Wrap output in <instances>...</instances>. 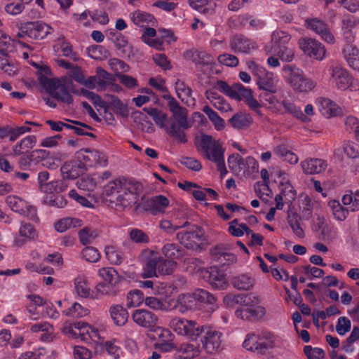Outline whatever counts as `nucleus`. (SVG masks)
I'll use <instances>...</instances> for the list:
<instances>
[{
	"label": "nucleus",
	"mask_w": 359,
	"mask_h": 359,
	"mask_svg": "<svg viewBox=\"0 0 359 359\" xmlns=\"http://www.w3.org/2000/svg\"><path fill=\"white\" fill-rule=\"evenodd\" d=\"M37 237L38 233L33 225L22 222L19 229V236L15 238V244L21 246L28 241L36 239Z\"/></svg>",
	"instance_id": "nucleus-23"
},
{
	"label": "nucleus",
	"mask_w": 359,
	"mask_h": 359,
	"mask_svg": "<svg viewBox=\"0 0 359 359\" xmlns=\"http://www.w3.org/2000/svg\"><path fill=\"white\" fill-rule=\"evenodd\" d=\"M318 102L319 110L324 116L330 118L337 116L340 113V108L331 100L321 97L318 100Z\"/></svg>",
	"instance_id": "nucleus-33"
},
{
	"label": "nucleus",
	"mask_w": 359,
	"mask_h": 359,
	"mask_svg": "<svg viewBox=\"0 0 359 359\" xmlns=\"http://www.w3.org/2000/svg\"><path fill=\"white\" fill-rule=\"evenodd\" d=\"M205 327L198 324L196 321L187 319L181 335L185 336L191 340H197L205 332Z\"/></svg>",
	"instance_id": "nucleus-29"
},
{
	"label": "nucleus",
	"mask_w": 359,
	"mask_h": 359,
	"mask_svg": "<svg viewBox=\"0 0 359 359\" xmlns=\"http://www.w3.org/2000/svg\"><path fill=\"white\" fill-rule=\"evenodd\" d=\"M274 335L269 332L262 331L258 334H248L243 342V347L247 350L264 354L274 346Z\"/></svg>",
	"instance_id": "nucleus-4"
},
{
	"label": "nucleus",
	"mask_w": 359,
	"mask_h": 359,
	"mask_svg": "<svg viewBox=\"0 0 359 359\" xmlns=\"http://www.w3.org/2000/svg\"><path fill=\"white\" fill-rule=\"evenodd\" d=\"M233 287L239 290H250L255 285V279L248 273H242L231 278Z\"/></svg>",
	"instance_id": "nucleus-28"
},
{
	"label": "nucleus",
	"mask_w": 359,
	"mask_h": 359,
	"mask_svg": "<svg viewBox=\"0 0 359 359\" xmlns=\"http://www.w3.org/2000/svg\"><path fill=\"white\" fill-rule=\"evenodd\" d=\"M301 167L306 175H316L325 170L327 163L321 158H309L301 162Z\"/></svg>",
	"instance_id": "nucleus-19"
},
{
	"label": "nucleus",
	"mask_w": 359,
	"mask_h": 359,
	"mask_svg": "<svg viewBox=\"0 0 359 359\" xmlns=\"http://www.w3.org/2000/svg\"><path fill=\"white\" fill-rule=\"evenodd\" d=\"M100 177L99 174H93L92 175L82 177L78 181V187L80 189L86 191H93L97 187Z\"/></svg>",
	"instance_id": "nucleus-44"
},
{
	"label": "nucleus",
	"mask_w": 359,
	"mask_h": 359,
	"mask_svg": "<svg viewBox=\"0 0 359 359\" xmlns=\"http://www.w3.org/2000/svg\"><path fill=\"white\" fill-rule=\"evenodd\" d=\"M273 53L283 62H291L294 57V48L287 44L273 50Z\"/></svg>",
	"instance_id": "nucleus-51"
},
{
	"label": "nucleus",
	"mask_w": 359,
	"mask_h": 359,
	"mask_svg": "<svg viewBox=\"0 0 359 359\" xmlns=\"http://www.w3.org/2000/svg\"><path fill=\"white\" fill-rule=\"evenodd\" d=\"M216 88L221 93L236 100H245L252 91L250 88H245L241 83L229 86L224 81H217Z\"/></svg>",
	"instance_id": "nucleus-9"
},
{
	"label": "nucleus",
	"mask_w": 359,
	"mask_h": 359,
	"mask_svg": "<svg viewBox=\"0 0 359 359\" xmlns=\"http://www.w3.org/2000/svg\"><path fill=\"white\" fill-rule=\"evenodd\" d=\"M187 60H191L197 65H210L212 62V57L205 51H199L196 49L186 50L183 54Z\"/></svg>",
	"instance_id": "nucleus-26"
},
{
	"label": "nucleus",
	"mask_w": 359,
	"mask_h": 359,
	"mask_svg": "<svg viewBox=\"0 0 359 359\" xmlns=\"http://www.w3.org/2000/svg\"><path fill=\"white\" fill-rule=\"evenodd\" d=\"M144 253L149 255L150 257H148L145 260L142 276L144 278L157 276L156 271L158 262H159V256L151 251H145Z\"/></svg>",
	"instance_id": "nucleus-27"
},
{
	"label": "nucleus",
	"mask_w": 359,
	"mask_h": 359,
	"mask_svg": "<svg viewBox=\"0 0 359 359\" xmlns=\"http://www.w3.org/2000/svg\"><path fill=\"white\" fill-rule=\"evenodd\" d=\"M143 110L152 118L158 126L163 128L167 132V129L170 128V124H166L168 116L165 113L154 107H144Z\"/></svg>",
	"instance_id": "nucleus-34"
},
{
	"label": "nucleus",
	"mask_w": 359,
	"mask_h": 359,
	"mask_svg": "<svg viewBox=\"0 0 359 359\" xmlns=\"http://www.w3.org/2000/svg\"><path fill=\"white\" fill-rule=\"evenodd\" d=\"M204 231L199 226H193L190 231H180L177 233V239L185 248L194 249L203 241Z\"/></svg>",
	"instance_id": "nucleus-12"
},
{
	"label": "nucleus",
	"mask_w": 359,
	"mask_h": 359,
	"mask_svg": "<svg viewBox=\"0 0 359 359\" xmlns=\"http://www.w3.org/2000/svg\"><path fill=\"white\" fill-rule=\"evenodd\" d=\"M57 41L63 56L69 57L74 60L78 59L77 54L73 51L72 46L65 40L64 36L58 38Z\"/></svg>",
	"instance_id": "nucleus-59"
},
{
	"label": "nucleus",
	"mask_w": 359,
	"mask_h": 359,
	"mask_svg": "<svg viewBox=\"0 0 359 359\" xmlns=\"http://www.w3.org/2000/svg\"><path fill=\"white\" fill-rule=\"evenodd\" d=\"M228 165L230 170L238 175L241 171H245L244 159L238 154H233L228 158Z\"/></svg>",
	"instance_id": "nucleus-46"
},
{
	"label": "nucleus",
	"mask_w": 359,
	"mask_h": 359,
	"mask_svg": "<svg viewBox=\"0 0 359 359\" xmlns=\"http://www.w3.org/2000/svg\"><path fill=\"white\" fill-rule=\"evenodd\" d=\"M142 189L140 183L126 180L114 202L123 208L130 207L137 202Z\"/></svg>",
	"instance_id": "nucleus-6"
},
{
	"label": "nucleus",
	"mask_w": 359,
	"mask_h": 359,
	"mask_svg": "<svg viewBox=\"0 0 359 359\" xmlns=\"http://www.w3.org/2000/svg\"><path fill=\"white\" fill-rule=\"evenodd\" d=\"M64 314L73 318H82L89 314L90 310L78 303H74L72 307L63 311Z\"/></svg>",
	"instance_id": "nucleus-54"
},
{
	"label": "nucleus",
	"mask_w": 359,
	"mask_h": 359,
	"mask_svg": "<svg viewBox=\"0 0 359 359\" xmlns=\"http://www.w3.org/2000/svg\"><path fill=\"white\" fill-rule=\"evenodd\" d=\"M205 279L212 287L219 290L226 289L228 286L226 275L216 267H211L203 272Z\"/></svg>",
	"instance_id": "nucleus-16"
},
{
	"label": "nucleus",
	"mask_w": 359,
	"mask_h": 359,
	"mask_svg": "<svg viewBox=\"0 0 359 359\" xmlns=\"http://www.w3.org/2000/svg\"><path fill=\"white\" fill-rule=\"evenodd\" d=\"M328 206L332 210L335 219L339 221H344L346 219L348 210L342 206L338 201L332 200L329 201Z\"/></svg>",
	"instance_id": "nucleus-50"
},
{
	"label": "nucleus",
	"mask_w": 359,
	"mask_h": 359,
	"mask_svg": "<svg viewBox=\"0 0 359 359\" xmlns=\"http://www.w3.org/2000/svg\"><path fill=\"white\" fill-rule=\"evenodd\" d=\"M299 46L301 50L310 57H313L318 60H322L325 57L326 53L325 46L316 39L310 38L300 39Z\"/></svg>",
	"instance_id": "nucleus-11"
},
{
	"label": "nucleus",
	"mask_w": 359,
	"mask_h": 359,
	"mask_svg": "<svg viewBox=\"0 0 359 359\" xmlns=\"http://www.w3.org/2000/svg\"><path fill=\"white\" fill-rule=\"evenodd\" d=\"M23 32L35 40L44 39L53 32V28L42 21L27 22L23 25Z\"/></svg>",
	"instance_id": "nucleus-13"
},
{
	"label": "nucleus",
	"mask_w": 359,
	"mask_h": 359,
	"mask_svg": "<svg viewBox=\"0 0 359 359\" xmlns=\"http://www.w3.org/2000/svg\"><path fill=\"white\" fill-rule=\"evenodd\" d=\"M257 77V85L262 91L277 93V86L274 80L273 74L268 72L265 69L261 70Z\"/></svg>",
	"instance_id": "nucleus-24"
},
{
	"label": "nucleus",
	"mask_w": 359,
	"mask_h": 359,
	"mask_svg": "<svg viewBox=\"0 0 359 359\" xmlns=\"http://www.w3.org/2000/svg\"><path fill=\"white\" fill-rule=\"evenodd\" d=\"M231 49L235 53H248L256 48L255 43L243 35H236L229 41Z\"/></svg>",
	"instance_id": "nucleus-20"
},
{
	"label": "nucleus",
	"mask_w": 359,
	"mask_h": 359,
	"mask_svg": "<svg viewBox=\"0 0 359 359\" xmlns=\"http://www.w3.org/2000/svg\"><path fill=\"white\" fill-rule=\"evenodd\" d=\"M205 97L215 108L222 112H226L231 109L229 104L216 92L207 90L205 92Z\"/></svg>",
	"instance_id": "nucleus-35"
},
{
	"label": "nucleus",
	"mask_w": 359,
	"mask_h": 359,
	"mask_svg": "<svg viewBox=\"0 0 359 359\" xmlns=\"http://www.w3.org/2000/svg\"><path fill=\"white\" fill-rule=\"evenodd\" d=\"M39 83L53 98L68 104L73 102V97L69 92L79 93V90H74L72 79L69 75L61 79H49L40 76Z\"/></svg>",
	"instance_id": "nucleus-2"
},
{
	"label": "nucleus",
	"mask_w": 359,
	"mask_h": 359,
	"mask_svg": "<svg viewBox=\"0 0 359 359\" xmlns=\"http://www.w3.org/2000/svg\"><path fill=\"white\" fill-rule=\"evenodd\" d=\"M346 155L351 159L359 158V146L355 142H347L343 145Z\"/></svg>",
	"instance_id": "nucleus-64"
},
{
	"label": "nucleus",
	"mask_w": 359,
	"mask_h": 359,
	"mask_svg": "<svg viewBox=\"0 0 359 359\" xmlns=\"http://www.w3.org/2000/svg\"><path fill=\"white\" fill-rule=\"evenodd\" d=\"M276 93L262 91L259 94L260 102L269 109L274 111H278L282 105V102L276 95Z\"/></svg>",
	"instance_id": "nucleus-36"
},
{
	"label": "nucleus",
	"mask_w": 359,
	"mask_h": 359,
	"mask_svg": "<svg viewBox=\"0 0 359 359\" xmlns=\"http://www.w3.org/2000/svg\"><path fill=\"white\" fill-rule=\"evenodd\" d=\"M307 27L319 34L321 38L327 43H333L334 36L329 29L327 24L318 18L307 20L306 21Z\"/></svg>",
	"instance_id": "nucleus-17"
},
{
	"label": "nucleus",
	"mask_w": 359,
	"mask_h": 359,
	"mask_svg": "<svg viewBox=\"0 0 359 359\" xmlns=\"http://www.w3.org/2000/svg\"><path fill=\"white\" fill-rule=\"evenodd\" d=\"M104 97L107 101H109V106L113 109L116 114H121L124 116H128V109L127 105L124 104L118 97L110 94H106Z\"/></svg>",
	"instance_id": "nucleus-43"
},
{
	"label": "nucleus",
	"mask_w": 359,
	"mask_h": 359,
	"mask_svg": "<svg viewBox=\"0 0 359 359\" xmlns=\"http://www.w3.org/2000/svg\"><path fill=\"white\" fill-rule=\"evenodd\" d=\"M132 319L135 324L149 331H155L158 327V316L144 309L135 310L132 313Z\"/></svg>",
	"instance_id": "nucleus-7"
},
{
	"label": "nucleus",
	"mask_w": 359,
	"mask_h": 359,
	"mask_svg": "<svg viewBox=\"0 0 359 359\" xmlns=\"http://www.w3.org/2000/svg\"><path fill=\"white\" fill-rule=\"evenodd\" d=\"M229 122L234 128L243 130L252 124V118L250 114L238 113L229 119Z\"/></svg>",
	"instance_id": "nucleus-38"
},
{
	"label": "nucleus",
	"mask_w": 359,
	"mask_h": 359,
	"mask_svg": "<svg viewBox=\"0 0 359 359\" xmlns=\"http://www.w3.org/2000/svg\"><path fill=\"white\" fill-rule=\"evenodd\" d=\"M343 55L348 65L359 71V50L353 44H346L343 49Z\"/></svg>",
	"instance_id": "nucleus-31"
},
{
	"label": "nucleus",
	"mask_w": 359,
	"mask_h": 359,
	"mask_svg": "<svg viewBox=\"0 0 359 359\" xmlns=\"http://www.w3.org/2000/svg\"><path fill=\"white\" fill-rule=\"evenodd\" d=\"M131 19L135 25L141 27H144L146 25H148L149 24L154 25L156 22L155 18L152 15L141 11H136L133 13Z\"/></svg>",
	"instance_id": "nucleus-42"
},
{
	"label": "nucleus",
	"mask_w": 359,
	"mask_h": 359,
	"mask_svg": "<svg viewBox=\"0 0 359 359\" xmlns=\"http://www.w3.org/2000/svg\"><path fill=\"white\" fill-rule=\"evenodd\" d=\"M97 236L96 231L89 227H84L79 232V241L84 245L90 243Z\"/></svg>",
	"instance_id": "nucleus-61"
},
{
	"label": "nucleus",
	"mask_w": 359,
	"mask_h": 359,
	"mask_svg": "<svg viewBox=\"0 0 359 359\" xmlns=\"http://www.w3.org/2000/svg\"><path fill=\"white\" fill-rule=\"evenodd\" d=\"M64 179H76L86 170L82 162L76 158L66 162L60 168Z\"/></svg>",
	"instance_id": "nucleus-18"
},
{
	"label": "nucleus",
	"mask_w": 359,
	"mask_h": 359,
	"mask_svg": "<svg viewBox=\"0 0 359 359\" xmlns=\"http://www.w3.org/2000/svg\"><path fill=\"white\" fill-rule=\"evenodd\" d=\"M205 335L201 339L203 348L208 353H214L221 349L222 332L205 327Z\"/></svg>",
	"instance_id": "nucleus-14"
},
{
	"label": "nucleus",
	"mask_w": 359,
	"mask_h": 359,
	"mask_svg": "<svg viewBox=\"0 0 359 359\" xmlns=\"http://www.w3.org/2000/svg\"><path fill=\"white\" fill-rule=\"evenodd\" d=\"M198 147L204 157L216 163L222 176L227 173L224 163V149L219 141L216 140L211 135H203Z\"/></svg>",
	"instance_id": "nucleus-3"
},
{
	"label": "nucleus",
	"mask_w": 359,
	"mask_h": 359,
	"mask_svg": "<svg viewBox=\"0 0 359 359\" xmlns=\"http://www.w3.org/2000/svg\"><path fill=\"white\" fill-rule=\"evenodd\" d=\"M275 154L280 157L283 161L290 163V164H296L298 162L297 156L288 150L285 146L280 145L275 148Z\"/></svg>",
	"instance_id": "nucleus-52"
},
{
	"label": "nucleus",
	"mask_w": 359,
	"mask_h": 359,
	"mask_svg": "<svg viewBox=\"0 0 359 359\" xmlns=\"http://www.w3.org/2000/svg\"><path fill=\"white\" fill-rule=\"evenodd\" d=\"M99 275L108 283V284H115L118 278L117 271L112 267L102 268L99 270Z\"/></svg>",
	"instance_id": "nucleus-57"
},
{
	"label": "nucleus",
	"mask_w": 359,
	"mask_h": 359,
	"mask_svg": "<svg viewBox=\"0 0 359 359\" xmlns=\"http://www.w3.org/2000/svg\"><path fill=\"white\" fill-rule=\"evenodd\" d=\"M143 301L144 302L143 293L140 290H130L127 294L126 306L128 308L137 307L140 306Z\"/></svg>",
	"instance_id": "nucleus-53"
},
{
	"label": "nucleus",
	"mask_w": 359,
	"mask_h": 359,
	"mask_svg": "<svg viewBox=\"0 0 359 359\" xmlns=\"http://www.w3.org/2000/svg\"><path fill=\"white\" fill-rule=\"evenodd\" d=\"M125 178H118L108 182L104 187V193L107 196H110V201L114 202L116 197L119 194L123 185V182H126Z\"/></svg>",
	"instance_id": "nucleus-37"
},
{
	"label": "nucleus",
	"mask_w": 359,
	"mask_h": 359,
	"mask_svg": "<svg viewBox=\"0 0 359 359\" xmlns=\"http://www.w3.org/2000/svg\"><path fill=\"white\" fill-rule=\"evenodd\" d=\"M176 263L173 261H168L163 257H159V262H158L157 271L160 275H168L172 273L173 266Z\"/></svg>",
	"instance_id": "nucleus-63"
},
{
	"label": "nucleus",
	"mask_w": 359,
	"mask_h": 359,
	"mask_svg": "<svg viewBox=\"0 0 359 359\" xmlns=\"http://www.w3.org/2000/svg\"><path fill=\"white\" fill-rule=\"evenodd\" d=\"M169 204L170 201L168 198L163 195H158L144 200L142 203L139 205V207H142L145 211L156 215L165 212Z\"/></svg>",
	"instance_id": "nucleus-15"
},
{
	"label": "nucleus",
	"mask_w": 359,
	"mask_h": 359,
	"mask_svg": "<svg viewBox=\"0 0 359 359\" xmlns=\"http://www.w3.org/2000/svg\"><path fill=\"white\" fill-rule=\"evenodd\" d=\"M291 36L283 31H275L271 34V42L273 43L272 49L275 50L281 46H285L289 43Z\"/></svg>",
	"instance_id": "nucleus-48"
},
{
	"label": "nucleus",
	"mask_w": 359,
	"mask_h": 359,
	"mask_svg": "<svg viewBox=\"0 0 359 359\" xmlns=\"http://www.w3.org/2000/svg\"><path fill=\"white\" fill-rule=\"evenodd\" d=\"M162 253L168 259L172 261L178 259L181 255V252L178 246L174 243H166L162 248Z\"/></svg>",
	"instance_id": "nucleus-58"
},
{
	"label": "nucleus",
	"mask_w": 359,
	"mask_h": 359,
	"mask_svg": "<svg viewBox=\"0 0 359 359\" xmlns=\"http://www.w3.org/2000/svg\"><path fill=\"white\" fill-rule=\"evenodd\" d=\"M76 158L79 159L86 170L87 166L100 165L106 166L108 161L107 156L99 151L85 149H81L76 154Z\"/></svg>",
	"instance_id": "nucleus-8"
},
{
	"label": "nucleus",
	"mask_w": 359,
	"mask_h": 359,
	"mask_svg": "<svg viewBox=\"0 0 359 359\" xmlns=\"http://www.w3.org/2000/svg\"><path fill=\"white\" fill-rule=\"evenodd\" d=\"M76 293L83 298H88L91 295V290L87 278L83 275L78 276L74 280Z\"/></svg>",
	"instance_id": "nucleus-39"
},
{
	"label": "nucleus",
	"mask_w": 359,
	"mask_h": 359,
	"mask_svg": "<svg viewBox=\"0 0 359 359\" xmlns=\"http://www.w3.org/2000/svg\"><path fill=\"white\" fill-rule=\"evenodd\" d=\"M170 346L176 350L178 353L177 357L181 359H193L200 355L201 351L198 345L186 342L178 346H174L173 344Z\"/></svg>",
	"instance_id": "nucleus-25"
},
{
	"label": "nucleus",
	"mask_w": 359,
	"mask_h": 359,
	"mask_svg": "<svg viewBox=\"0 0 359 359\" xmlns=\"http://www.w3.org/2000/svg\"><path fill=\"white\" fill-rule=\"evenodd\" d=\"M358 24L359 20L353 16H346L342 20L341 29L344 34H346V38L348 39V42H351L354 39L352 29Z\"/></svg>",
	"instance_id": "nucleus-45"
},
{
	"label": "nucleus",
	"mask_w": 359,
	"mask_h": 359,
	"mask_svg": "<svg viewBox=\"0 0 359 359\" xmlns=\"http://www.w3.org/2000/svg\"><path fill=\"white\" fill-rule=\"evenodd\" d=\"M282 105H283L286 111L301 119L302 121L306 122L309 120L308 117L306 116V115L302 111L300 107L295 106L294 104L286 101H283Z\"/></svg>",
	"instance_id": "nucleus-60"
},
{
	"label": "nucleus",
	"mask_w": 359,
	"mask_h": 359,
	"mask_svg": "<svg viewBox=\"0 0 359 359\" xmlns=\"http://www.w3.org/2000/svg\"><path fill=\"white\" fill-rule=\"evenodd\" d=\"M104 252L107 259L112 264H120L124 259V253L116 246L107 245Z\"/></svg>",
	"instance_id": "nucleus-41"
},
{
	"label": "nucleus",
	"mask_w": 359,
	"mask_h": 359,
	"mask_svg": "<svg viewBox=\"0 0 359 359\" xmlns=\"http://www.w3.org/2000/svg\"><path fill=\"white\" fill-rule=\"evenodd\" d=\"M43 190L42 191L47 194L60 193L67 189V185L64 181L57 180L48 182V184L43 185Z\"/></svg>",
	"instance_id": "nucleus-55"
},
{
	"label": "nucleus",
	"mask_w": 359,
	"mask_h": 359,
	"mask_svg": "<svg viewBox=\"0 0 359 359\" xmlns=\"http://www.w3.org/2000/svg\"><path fill=\"white\" fill-rule=\"evenodd\" d=\"M81 255L83 258L89 262H97L100 259L99 251L92 246H88L83 248Z\"/></svg>",
	"instance_id": "nucleus-62"
},
{
	"label": "nucleus",
	"mask_w": 359,
	"mask_h": 359,
	"mask_svg": "<svg viewBox=\"0 0 359 359\" xmlns=\"http://www.w3.org/2000/svg\"><path fill=\"white\" fill-rule=\"evenodd\" d=\"M331 81L339 90H346L352 82L348 72L340 65H332L329 69Z\"/></svg>",
	"instance_id": "nucleus-10"
},
{
	"label": "nucleus",
	"mask_w": 359,
	"mask_h": 359,
	"mask_svg": "<svg viewBox=\"0 0 359 359\" xmlns=\"http://www.w3.org/2000/svg\"><path fill=\"white\" fill-rule=\"evenodd\" d=\"M287 220L293 233L299 238L305 237L304 224L302 222V217L295 212L288 211Z\"/></svg>",
	"instance_id": "nucleus-30"
},
{
	"label": "nucleus",
	"mask_w": 359,
	"mask_h": 359,
	"mask_svg": "<svg viewBox=\"0 0 359 359\" xmlns=\"http://www.w3.org/2000/svg\"><path fill=\"white\" fill-rule=\"evenodd\" d=\"M283 72L289 73L287 82L297 91L307 93L312 90L316 83L311 79L306 78L302 70L290 65H285Z\"/></svg>",
	"instance_id": "nucleus-5"
},
{
	"label": "nucleus",
	"mask_w": 359,
	"mask_h": 359,
	"mask_svg": "<svg viewBox=\"0 0 359 359\" xmlns=\"http://www.w3.org/2000/svg\"><path fill=\"white\" fill-rule=\"evenodd\" d=\"M238 318L245 320H257L265 315V309L262 306L242 307L235 311Z\"/></svg>",
	"instance_id": "nucleus-22"
},
{
	"label": "nucleus",
	"mask_w": 359,
	"mask_h": 359,
	"mask_svg": "<svg viewBox=\"0 0 359 359\" xmlns=\"http://www.w3.org/2000/svg\"><path fill=\"white\" fill-rule=\"evenodd\" d=\"M7 205L10 208L18 213L22 214L27 208V202L16 196H8L6 199Z\"/></svg>",
	"instance_id": "nucleus-49"
},
{
	"label": "nucleus",
	"mask_w": 359,
	"mask_h": 359,
	"mask_svg": "<svg viewBox=\"0 0 359 359\" xmlns=\"http://www.w3.org/2000/svg\"><path fill=\"white\" fill-rule=\"evenodd\" d=\"M193 297L198 302L207 303L210 305H215L217 301L212 294L203 289L196 290L193 293Z\"/></svg>",
	"instance_id": "nucleus-56"
},
{
	"label": "nucleus",
	"mask_w": 359,
	"mask_h": 359,
	"mask_svg": "<svg viewBox=\"0 0 359 359\" xmlns=\"http://www.w3.org/2000/svg\"><path fill=\"white\" fill-rule=\"evenodd\" d=\"M36 142V137L34 135H28L23 138L13 149L15 156H19L32 149Z\"/></svg>",
	"instance_id": "nucleus-40"
},
{
	"label": "nucleus",
	"mask_w": 359,
	"mask_h": 359,
	"mask_svg": "<svg viewBox=\"0 0 359 359\" xmlns=\"http://www.w3.org/2000/svg\"><path fill=\"white\" fill-rule=\"evenodd\" d=\"M203 111L208 116L210 121L212 123L217 130H222L225 127L224 120L221 118L218 114L211 109L208 105L203 108Z\"/></svg>",
	"instance_id": "nucleus-47"
},
{
	"label": "nucleus",
	"mask_w": 359,
	"mask_h": 359,
	"mask_svg": "<svg viewBox=\"0 0 359 359\" xmlns=\"http://www.w3.org/2000/svg\"><path fill=\"white\" fill-rule=\"evenodd\" d=\"M280 187V192L275 197V201L278 210L283 209L284 205L283 201L291 203L296 197V192L290 183L281 182Z\"/></svg>",
	"instance_id": "nucleus-21"
},
{
	"label": "nucleus",
	"mask_w": 359,
	"mask_h": 359,
	"mask_svg": "<svg viewBox=\"0 0 359 359\" xmlns=\"http://www.w3.org/2000/svg\"><path fill=\"white\" fill-rule=\"evenodd\" d=\"M110 316L114 323L118 326L124 325L128 319V312L126 309L120 304L110 306L109 309Z\"/></svg>",
	"instance_id": "nucleus-32"
},
{
	"label": "nucleus",
	"mask_w": 359,
	"mask_h": 359,
	"mask_svg": "<svg viewBox=\"0 0 359 359\" xmlns=\"http://www.w3.org/2000/svg\"><path fill=\"white\" fill-rule=\"evenodd\" d=\"M163 97L168 100V107L172 116L170 118V128L167 133L175 137L180 143L187 142L184 130L191 128V124L187 120L186 109L180 106L178 102L169 93L163 95Z\"/></svg>",
	"instance_id": "nucleus-1"
}]
</instances>
